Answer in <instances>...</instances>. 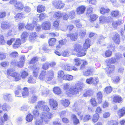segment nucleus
<instances>
[{"label":"nucleus","mask_w":125,"mask_h":125,"mask_svg":"<svg viewBox=\"0 0 125 125\" xmlns=\"http://www.w3.org/2000/svg\"><path fill=\"white\" fill-rule=\"evenodd\" d=\"M33 118V117L32 115L29 114L27 115L26 119L27 121L29 122L32 121Z\"/></svg>","instance_id":"nucleus-47"},{"label":"nucleus","mask_w":125,"mask_h":125,"mask_svg":"<svg viewBox=\"0 0 125 125\" xmlns=\"http://www.w3.org/2000/svg\"><path fill=\"white\" fill-rule=\"evenodd\" d=\"M81 88L79 87L74 86L71 87L68 90V95L77 94L79 93Z\"/></svg>","instance_id":"nucleus-3"},{"label":"nucleus","mask_w":125,"mask_h":125,"mask_svg":"<svg viewBox=\"0 0 125 125\" xmlns=\"http://www.w3.org/2000/svg\"><path fill=\"white\" fill-rule=\"evenodd\" d=\"M38 108L37 106L35 107V109L33 110L32 113L34 117H38L39 115V113L38 112Z\"/></svg>","instance_id":"nucleus-22"},{"label":"nucleus","mask_w":125,"mask_h":125,"mask_svg":"<svg viewBox=\"0 0 125 125\" xmlns=\"http://www.w3.org/2000/svg\"><path fill=\"white\" fill-rule=\"evenodd\" d=\"M21 44V41L20 39H17L13 45V48L15 49L19 47Z\"/></svg>","instance_id":"nucleus-13"},{"label":"nucleus","mask_w":125,"mask_h":125,"mask_svg":"<svg viewBox=\"0 0 125 125\" xmlns=\"http://www.w3.org/2000/svg\"><path fill=\"white\" fill-rule=\"evenodd\" d=\"M97 18V15L95 14L92 15L90 16V21L92 22L95 21Z\"/></svg>","instance_id":"nucleus-52"},{"label":"nucleus","mask_w":125,"mask_h":125,"mask_svg":"<svg viewBox=\"0 0 125 125\" xmlns=\"http://www.w3.org/2000/svg\"><path fill=\"white\" fill-rule=\"evenodd\" d=\"M21 76L23 78H25L28 75V73L25 71H23L21 72Z\"/></svg>","instance_id":"nucleus-54"},{"label":"nucleus","mask_w":125,"mask_h":125,"mask_svg":"<svg viewBox=\"0 0 125 125\" xmlns=\"http://www.w3.org/2000/svg\"><path fill=\"white\" fill-rule=\"evenodd\" d=\"M50 66V63L48 62H46L43 64L42 66V68L46 70Z\"/></svg>","instance_id":"nucleus-41"},{"label":"nucleus","mask_w":125,"mask_h":125,"mask_svg":"<svg viewBox=\"0 0 125 125\" xmlns=\"http://www.w3.org/2000/svg\"><path fill=\"white\" fill-rule=\"evenodd\" d=\"M115 67L114 65H111L109 66L108 68H106V72L107 73L110 74L114 70Z\"/></svg>","instance_id":"nucleus-17"},{"label":"nucleus","mask_w":125,"mask_h":125,"mask_svg":"<svg viewBox=\"0 0 125 125\" xmlns=\"http://www.w3.org/2000/svg\"><path fill=\"white\" fill-rule=\"evenodd\" d=\"M122 101V98L119 95H115L113 98V101L114 102L119 103L121 102Z\"/></svg>","instance_id":"nucleus-20"},{"label":"nucleus","mask_w":125,"mask_h":125,"mask_svg":"<svg viewBox=\"0 0 125 125\" xmlns=\"http://www.w3.org/2000/svg\"><path fill=\"white\" fill-rule=\"evenodd\" d=\"M90 42L91 41L89 39H87L85 41V43H84L83 45V49H85L86 51V50L89 48L90 46Z\"/></svg>","instance_id":"nucleus-10"},{"label":"nucleus","mask_w":125,"mask_h":125,"mask_svg":"<svg viewBox=\"0 0 125 125\" xmlns=\"http://www.w3.org/2000/svg\"><path fill=\"white\" fill-rule=\"evenodd\" d=\"M45 7L42 5H38L37 8V11L39 13L44 11L45 10Z\"/></svg>","instance_id":"nucleus-25"},{"label":"nucleus","mask_w":125,"mask_h":125,"mask_svg":"<svg viewBox=\"0 0 125 125\" xmlns=\"http://www.w3.org/2000/svg\"><path fill=\"white\" fill-rule=\"evenodd\" d=\"M37 99V96L35 95H33L29 99L30 102L32 103H35Z\"/></svg>","instance_id":"nucleus-35"},{"label":"nucleus","mask_w":125,"mask_h":125,"mask_svg":"<svg viewBox=\"0 0 125 125\" xmlns=\"http://www.w3.org/2000/svg\"><path fill=\"white\" fill-rule=\"evenodd\" d=\"M62 13L60 11H58L55 12L54 15V16L55 18L57 19H60L62 16Z\"/></svg>","instance_id":"nucleus-44"},{"label":"nucleus","mask_w":125,"mask_h":125,"mask_svg":"<svg viewBox=\"0 0 125 125\" xmlns=\"http://www.w3.org/2000/svg\"><path fill=\"white\" fill-rule=\"evenodd\" d=\"M6 42L4 37L2 35H0V44H4Z\"/></svg>","instance_id":"nucleus-53"},{"label":"nucleus","mask_w":125,"mask_h":125,"mask_svg":"<svg viewBox=\"0 0 125 125\" xmlns=\"http://www.w3.org/2000/svg\"><path fill=\"white\" fill-rule=\"evenodd\" d=\"M86 51L85 49H83L82 48L79 52H77V53L76 54L77 56L78 57H82L85 55L86 54Z\"/></svg>","instance_id":"nucleus-15"},{"label":"nucleus","mask_w":125,"mask_h":125,"mask_svg":"<svg viewBox=\"0 0 125 125\" xmlns=\"http://www.w3.org/2000/svg\"><path fill=\"white\" fill-rule=\"evenodd\" d=\"M28 34L26 32H23L21 35V40L23 42H24L26 39V38L28 36Z\"/></svg>","instance_id":"nucleus-19"},{"label":"nucleus","mask_w":125,"mask_h":125,"mask_svg":"<svg viewBox=\"0 0 125 125\" xmlns=\"http://www.w3.org/2000/svg\"><path fill=\"white\" fill-rule=\"evenodd\" d=\"M70 84L68 83H66L64 84V85L63 88L66 90V92L67 94H68V90H69Z\"/></svg>","instance_id":"nucleus-40"},{"label":"nucleus","mask_w":125,"mask_h":125,"mask_svg":"<svg viewBox=\"0 0 125 125\" xmlns=\"http://www.w3.org/2000/svg\"><path fill=\"white\" fill-rule=\"evenodd\" d=\"M72 67L70 66L69 64H65L63 67V69L67 71H71L72 70Z\"/></svg>","instance_id":"nucleus-32"},{"label":"nucleus","mask_w":125,"mask_h":125,"mask_svg":"<svg viewBox=\"0 0 125 125\" xmlns=\"http://www.w3.org/2000/svg\"><path fill=\"white\" fill-rule=\"evenodd\" d=\"M125 111L123 109H120L118 112V115L120 117L124 115L125 114Z\"/></svg>","instance_id":"nucleus-49"},{"label":"nucleus","mask_w":125,"mask_h":125,"mask_svg":"<svg viewBox=\"0 0 125 125\" xmlns=\"http://www.w3.org/2000/svg\"><path fill=\"white\" fill-rule=\"evenodd\" d=\"M36 33L35 32H32L30 36V38L32 40H34L36 39Z\"/></svg>","instance_id":"nucleus-50"},{"label":"nucleus","mask_w":125,"mask_h":125,"mask_svg":"<svg viewBox=\"0 0 125 125\" xmlns=\"http://www.w3.org/2000/svg\"><path fill=\"white\" fill-rule=\"evenodd\" d=\"M99 118V115L97 113L94 115L93 118V121L94 122H95L98 120Z\"/></svg>","instance_id":"nucleus-46"},{"label":"nucleus","mask_w":125,"mask_h":125,"mask_svg":"<svg viewBox=\"0 0 125 125\" xmlns=\"http://www.w3.org/2000/svg\"><path fill=\"white\" fill-rule=\"evenodd\" d=\"M85 7L83 6H81L79 7L77 9V13L79 14L83 13L85 9Z\"/></svg>","instance_id":"nucleus-11"},{"label":"nucleus","mask_w":125,"mask_h":125,"mask_svg":"<svg viewBox=\"0 0 125 125\" xmlns=\"http://www.w3.org/2000/svg\"><path fill=\"white\" fill-rule=\"evenodd\" d=\"M98 103L100 104L102 101V94L101 92H98L97 94Z\"/></svg>","instance_id":"nucleus-18"},{"label":"nucleus","mask_w":125,"mask_h":125,"mask_svg":"<svg viewBox=\"0 0 125 125\" xmlns=\"http://www.w3.org/2000/svg\"><path fill=\"white\" fill-rule=\"evenodd\" d=\"M61 103L65 107L68 106L70 104L69 100L65 99L62 100Z\"/></svg>","instance_id":"nucleus-24"},{"label":"nucleus","mask_w":125,"mask_h":125,"mask_svg":"<svg viewBox=\"0 0 125 125\" xmlns=\"http://www.w3.org/2000/svg\"><path fill=\"white\" fill-rule=\"evenodd\" d=\"M36 81L35 79L32 76H30L28 80V82L30 83H36Z\"/></svg>","instance_id":"nucleus-34"},{"label":"nucleus","mask_w":125,"mask_h":125,"mask_svg":"<svg viewBox=\"0 0 125 125\" xmlns=\"http://www.w3.org/2000/svg\"><path fill=\"white\" fill-rule=\"evenodd\" d=\"M34 27V25L32 24H28L25 26L26 29L31 30L33 29Z\"/></svg>","instance_id":"nucleus-45"},{"label":"nucleus","mask_w":125,"mask_h":125,"mask_svg":"<svg viewBox=\"0 0 125 125\" xmlns=\"http://www.w3.org/2000/svg\"><path fill=\"white\" fill-rule=\"evenodd\" d=\"M93 94V91L91 89H89L87 90L86 92L84 93L83 95L84 97L91 96Z\"/></svg>","instance_id":"nucleus-14"},{"label":"nucleus","mask_w":125,"mask_h":125,"mask_svg":"<svg viewBox=\"0 0 125 125\" xmlns=\"http://www.w3.org/2000/svg\"><path fill=\"white\" fill-rule=\"evenodd\" d=\"M116 59L114 57H112L111 59H108L107 62V65L109 66L111 63H115L116 61Z\"/></svg>","instance_id":"nucleus-28"},{"label":"nucleus","mask_w":125,"mask_h":125,"mask_svg":"<svg viewBox=\"0 0 125 125\" xmlns=\"http://www.w3.org/2000/svg\"><path fill=\"white\" fill-rule=\"evenodd\" d=\"M49 103L50 106L53 110H55L57 108L58 104L57 101L53 98H50L49 100Z\"/></svg>","instance_id":"nucleus-5"},{"label":"nucleus","mask_w":125,"mask_h":125,"mask_svg":"<svg viewBox=\"0 0 125 125\" xmlns=\"http://www.w3.org/2000/svg\"><path fill=\"white\" fill-rule=\"evenodd\" d=\"M92 84L95 85L97 84V83L98 82V78L96 77H92Z\"/></svg>","instance_id":"nucleus-42"},{"label":"nucleus","mask_w":125,"mask_h":125,"mask_svg":"<svg viewBox=\"0 0 125 125\" xmlns=\"http://www.w3.org/2000/svg\"><path fill=\"white\" fill-rule=\"evenodd\" d=\"M38 61V57H33L30 61L29 63L31 64L35 63L36 61Z\"/></svg>","instance_id":"nucleus-60"},{"label":"nucleus","mask_w":125,"mask_h":125,"mask_svg":"<svg viewBox=\"0 0 125 125\" xmlns=\"http://www.w3.org/2000/svg\"><path fill=\"white\" fill-rule=\"evenodd\" d=\"M80 67V69L83 70L85 68V66L87 65V62L86 61H84Z\"/></svg>","instance_id":"nucleus-64"},{"label":"nucleus","mask_w":125,"mask_h":125,"mask_svg":"<svg viewBox=\"0 0 125 125\" xmlns=\"http://www.w3.org/2000/svg\"><path fill=\"white\" fill-rule=\"evenodd\" d=\"M75 11L74 10L69 12V13L68 14L69 17L71 19L74 18L75 16Z\"/></svg>","instance_id":"nucleus-39"},{"label":"nucleus","mask_w":125,"mask_h":125,"mask_svg":"<svg viewBox=\"0 0 125 125\" xmlns=\"http://www.w3.org/2000/svg\"><path fill=\"white\" fill-rule=\"evenodd\" d=\"M119 14V11L117 10L112 11L111 13V15L113 17H116Z\"/></svg>","instance_id":"nucleus-36"},{"label":"nucleus","mask_w":125,"mask_h":125,"mask_svg":"<svg viewBox=\"0 0 125 125\" xmlns=\"http://www.w3.org/2000/svg\"><path fill=\"white\" fill-rule=\"evenodd\" d=\"M110 11V9H105L104 8H101L100 10V12L102 14H104L105 13H108Z\"/></svg>","instance_id":"nucleus-30"},{"label":"nucleus","mask_w":125,"mask_h":125,"mask_svg":"<svg viewBox=\"0 0 125 125\" xmlns=\"http://www.w3.org/2000/svg\"><path fill=\"white\" fill-rule=\"evenodd\" d=\"M18 55V53L16 52H11L10 56V57L12 58L17 57Z\"/></svg>","instance_id":"nucleus-55"},{"label":"nucleus","mask_w":125,"mask_h":125,"mask_svg":"<svg viewBox=\"0 0 125 125\" xmlns=\"http://www.w3.org/2000/svg\"><path fill=\"white\" fill-rule=\"evenodd\" d=\"M112 53V52L109 50L106 51L105 53V56L106 57H109L110 56Z\"/></svg>","instance_id":"nucleus-62"},{"label":"nucleus","mask_w":125,"mask_h":125,"mask_svg":"<svg viewBox=\"0 0 125 125\" xmlns=\"http://www.w3.org/2000/svg\"><path fill=\"white\" fill-rule=\"evenodd\" d=\"M74 51L77 52H79L82 48V47L80 44H74L73 46Z\"/></svg>","instance_id":"nucleus-16"},{"label":"nucleus","mask_w":125,"mask_h":125,"mask_svg":"<svg viewBox=\"0 0 125 125\" xmlns=\"http://www.w3.org/2000/svg\"><path fill=\"white\" fill-rule=\"evenodd\" d=\"M52 114L50 113H41L40 115V117L42 121L39 119L37 120L35 122V125H41L43 121L46 122L49 121L52 117Z\"/></svg>","instance_id":"nucleus-2"},{"label":"nucleus","mask_w":125,"mask_h":125,"mask_svg":"<svg viewBox=\"0 0 125 125\" xmlns=\"http://www.w3.org/2000/svg\"><path fill=\"white\" fill-rule=\"evenodd\" d=\"M73 78V76L69 74H65L64 75L63 79L65 80L70 81L72 80Z\"/></svg>","instance_id":"nucleus-27"},{"label":"nucleus","mask_w":125,"mask_h":125,"mask_svg":"<svg viewBox=\"0 0 125 125\" xmlns=\"http://www.w3.org/2000/svg\"><path fill=\"white\" fill-rule=\"evenodd\" d=\"M58 79H63L64 74V72L62 71H59L58 72Z\"/></svg>","instance_id":"nucleus-31"},{"label":"nucleus","mask_w":125,"mask_h":125,"mask_svg":"<svg viewBox=\"0 0 125 125\" xmlns=\"http://www.w3.org/2000/svg\"><path fill=\"white\" fill-rule=\"evenodd\" d=\"M50 22L48 21H46L42 23V27L43 29L48 30L50 29Z\"/></svg>","instance_id":"nucleus-8"},{"label":"nucleus","mask_w":125,"mask_h":125,"mask_svg":"<svg viewBox=\"0 0 125 125\" xmlns=\"http://www.w3.org/2000/svg\"><path fill=\"white\" fill-rule=\"evenodd\" d=\"M54 75V73L52 71L49 70L47 72L42 71L39 76V79L47 83L52 80Z\"/></svg>","instance_id":"nucleus-1"},{"label":"nucleus","mask_w":125,"mask_h":125,"mask_svg":"<svg viewBox=\"0 0 125 125\" xmlns=\"http://www.w3.org/2000/svg\"><path fill=\"white\" fill-rule=\"evenodd\" d=\"M45 102L44 101H39L38 103L37 107L38 109L42 106H43V105L45 104Z\"/></svg>","instance_id":"nucleus-48"},{"label":"nucleus","mask_w":125,"mask_h":125,"mask_svg":"<svg viewBox=\"0 0 125 125\" xmlns=\"http://www.w3.org/2000/svg\"><path fill=\"white\" fill-rule=\"evenodd\" d=\"M110 17H105L104 16H100L99 18V23L102 24L105 22H108L110 21Z\"/></svg>","instance_id":"nucleus-7"},{"label":"nucleus","mask_w":125,"mask_h":125,"mask_svg":"<svg viewBox=\"0 0 125 125\" xmlns=\"http://www.w3.org/2000/svg\"><path fill=\"white\" fill-rule=\"evenodd\" d=\"M113 39L115 42L117 44H119L120 42V38L119 35L118 34H115L114 35Z\"/></svg>","instance_id":"nucleus-12"},{"label":"nucleus","mask_w":125,"mask_h":125,"mask_svg":"<svg viewBox=\"0 0 125 125\" xmlns=\"http://www.w3.org/2000/svg\"><path fill=\"white\" fill-rule=\"evenodd\" d=\"M42 95H45V96H46L49 94V91L47 89L44 88V90L42 91Z\"/></svg>","instance_id":"nucleus-51"},{"label":"nucleus","mask_w":125,"mask_h":125,"mask_svg":"<svg viewBox=\"0 0 125 125\" xmlns=\"http://www.w3.org/2000/svg\"><path fill=\"white\" fill-rule=\"evenodd\" d=\"M14 5L16 9L18 10H22L24 7L23 4L20 2H17Z\"/></svg>","instance_id":"nucleus-9"},{"label":"nucleus","mask_w":125,"mask_h":125,"mask_svg":"<svg viewBox=\"0 0 125 125\" xmlns=\"http://www.w3.org/2000/svg\"><path fill=\"white\" fill-rule=\"evenodd\" d=\"M91 119L90 116L89 115H86L84 117L83 119V121H87Z\"/></svg>","instance_id":"nucleus-59"},{"label":"nucleus","mask_w":125,"mask_h":125,"mask_svg":"<svg viewBox=\"0 0 125 125\" xmlns=\"http://www.w3.org/2000/svg\"><path fill=\"white\" fill-rule=\"evenodd\" d=\"M91 70H88L87 71L83 72V75L86 76H88L91 73Z\"/></svg>","instance_id":"nucleus-61"},{"label":"nucleus","mask_w":125,"mask_h":125,"mask_svg":"<svg viewBox=\"0 0 125 125\" xmlns=\"http://www.w3.org/2000/svg\"><path fill=\"white\" fill-rule=\"evenodd\" d=\"M86 34V32L85 30H82L79 33V35L82 38L84 37Z\"/></svg>","instance_id":"nucleus-58"},{"label":"nucleus","mask_w":125,"mask_h":125,"mask_svg":"<svg viewBox=\"0 0 125 125\" xmlns=\"http://www.w3.org/2000/svg\"><path fill=\"white\" fill-rule=\"evenodd\" d=\"M23 91L22 93V95L23 97H25L28 95V88L26 87H25L23 88Z\"/></svg>","instance_id":"nucleus-37"},{"label":"nucleus","mask_w":125,"mask_h":125,"mask_svg":"<svg viewBox=\"0 0 125 125\" xmlns=\"http://www.w3.org/2000/svg\"><path fill=\"white\" fill-rule=\"evenodd\" d=\"M34 70L33 72V75L34 77H36L38 75V73L39 72L40 68L38 67H33Z\"/></svg>","instance_id":"nucleus-21"},{"label":"nucleus","mask_w":125,"mask_h":125,"mask_svg":"<svg viewBox=\"0 0 125 125\" xmlns=\"http://www.w3.org/2000/svg\"><path fill=\"white\" fill-rule=\"evenodd\" d=\"M53 5L57 9H60L64 7V4L62 1L58 0L54 1Z\"/></svg>","instance_id":"nucleus-4"},{"label":"nucleus","mask_w":125,"mask_h":125,"mask_svg":"<svg viewBox=\"0 0 125 125\" xmlns=\"http://www.w3.org/2000/svg\"><path fill=\"white\" fill-rule=\"evenodd\" d=\"M70 52L68 50H66L62 51L61 53V54L63 56L67 57L70 55Z\"/></svg>","instance_id":"nucleus-33"},{"label":"nucleus","mask_w":125,"mask_h":125,"mask_svg":"<svg viewBox=\"0 0 125 125\" xmlns=\"http://www.w3.org/2000/svg\"><path fill=\"white\" fill-rule=\"evenodd\" d=\"M8 23L6 22H3L1 24V28L3 29H6L8 27Z\"/></svg>","instance_id":"nucleus-63"},{"label":"nucleus","mask_w":125,"mask_h":125,"mask_svg":"<svg viewBox=\"0 0 125 125\" xmlns=\"http://www.w3.org/2000/svg\"><path fill=\"white\" fill-rule=\"evenodd\" d=\"M91 104L93 107H96L97 106V104L95 99L94 98H92L90 100Z\"/></svg>","instance_id":"nucleus-43"},{"label":"nucleus","mask_w":125,"mask_h":125,"mask_svg":"<svg viewBox=\"0 0 125 125\" xmlns=\"http://www.w3.org/2000/svg\"><path fill=\"white\" fill-rule=\"evenodd\" d=\"M56 41V39L55 38H51L49 40V43L50 46H52L54 45Z\"/></svg>","instance_id":"nucleus-38"},{"label":"nucleus","mask_w":125,"mask_h":125,"mask_svg":"<svg viewBox=\"0 0 125 125\" xmlns=\"http://www.w3.org/2000/svg\"><path fill=\"white\" fill-rule=\"evenodd\" d=\"M83 61L84 60H82L78 58H75L74 60L75 62V65L77 66H78L82 64Z\"/></svg>","instance_id":"nucleus-29"},{"label":"nucleus","mask_w":125,"mask_h":125,"mask_svg":"<svg viewBox=\"0 0 125 125\" xmlns=\"http://www.w3.org/2000/svg\"><path fill=\"white\" fill-rule=\"evenodd\" d=\"M112 90V88L111 86H107L105 89V91L107 94L110 93Z\"/></svg>","instance_id":"nucleus-56"},{"label":"nucleus","mask_w":125,"mask_h":125,"mask_svg":"<svg viewBox=\"0 0 125 125\" xmlns=\"http://www.w3.org/2000/svg\"><path fill=\"white\" fill-rule=\"evenodd\" d=\"M54 92L57 94H59L61 93V91L60 88L58 87H54L53 89Z\"/></svg>","instance_id":"nucleus-26"},{"label":"nucleus","mask_w":125,"mask_h":125,"mask_svg":"<svg viewBox=\"0 0 125 125\" xmlns=\"http://www.w3.org/2000/svg\"><path fill=\"white\" fill-rule=\"evenodd\" d=\"M109 125H117L118 123L116 121L111 120L108 123Z\"/></svg>","instance_id":"nucleus-57"},{"label":"nucleus","mask_w":125,"mask_h":125,"mask_svg":"<svg viewBox=\"0 0 125 125\" xmlns=\"http://www.w3.org/2000/svg\"><path fill=\"white\" fill-rule=\"evenodd\" d=\"M10 76H11L14 78L16 81L19 80L21 78V76L19 74L16 72L10 73L9 71L8 70V77Z\"/></svg>","instance_id":"nucleus-6"},{"label":"nucleus","mask_w":125,"mask_h":125,"mask_svg":"<svg viewBox=\"0 0 125 125\" xmlns=\"http://www.w3.org/2000/svg\"><path fill=\"white\" fill-rule=\"evenodd\" d=\"M71 117L73 119V123L75 125H77L79 123V120L77 118L76 115L72 114Z\"/></svg>","instance_id":"nucleus-23"}]
</instances>
